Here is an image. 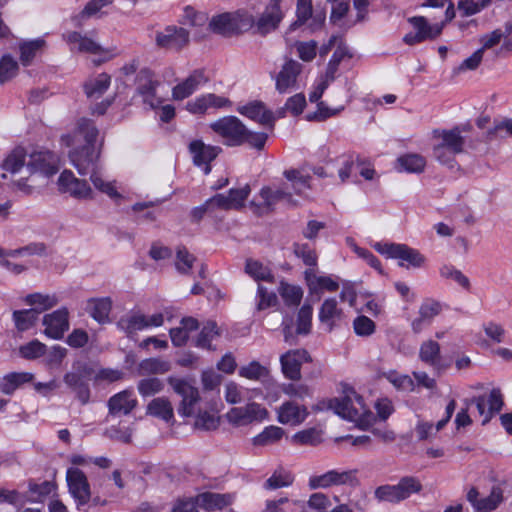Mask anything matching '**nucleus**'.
<instances>
[{
    "label": "nucleus",
    "instance_id": "49530a36",
    "mask_svg": "<svg viewBox=\"0 0 512 512\" xmlns=\"http://www.w3.org/2000/svg\"><path fill=\"white\" fill-rule=\"evenodd\" d=\"M396 487L402 501L408 499L412 494L419 493L422 490L420 480L414 476L402 477L396 484Z\"/></svg>",
    "mask_w": 512,
    "mask_h": 512
},
{
    "label": "nucleus",
    "instance_id": "9d476101",
    "mask_svg": "<svg viewBox=\"0 0 512 512\" xmlns=\"http://www.w3.org/2000/svg\"><path fill=\"white\" fill-rule=\"evenodd\" d=\"M59 190L78 200L93 199L94 193L88 182L78 179L70 170H64L58 179Z\"/></svg>",
    "mask_w": 512,
    "mask_h": 512
},
{
    "label": "nucleus",
    "instance_id": "7c9ffc66",
    "mask_svg": "<svg viewBox=\"0 0 512 512\" xmlns=\"http://www.w3.org/2000/svg\"><path fill=\"white\" fill-rule=\"evenodd\" d=\"M117 327L128 336L147 328L146 316L139 312H132L122 316L117 322Z\"/></svg>",
    "mask_w": 512,
    "mask_h": 512
},
{
    "label": "nucleus",
    "instance_id": "7ed1b4c3",
    "mask_svg": "<svg viewBox=\"0 0 512 512\" xmlns=\"http://www.w3.org/2000/svg\"><path fill=\"white\" fill-rule=\"evenodd\" d=\"M253 24L254 16L246 12L222 13L212 17L209 27L217 34L229 36L244 29L252 28Z\"/></svg>",
    "mask_w": 512,
    "mask_h": 512
},
{
    "label": "nucleus",
    "instance_id": "a19ab883",
    "mask_svg": "<svg viewBox=\"0 0 512 512\" xmlns=\"http://www.w3.org/2000/svg\"><path fill=\"white\" fill-rule=\"evenodd\" d=\"M90 181L94 185V187L99 190L101 193L106 194L111 199H119L121 198V194L118 192L117 187L114 181H107L99 169L93 171L90 174Z\"/></svg>",
    "mask_w": 512,
    "mask_h": 512
},
{
    "label": "nucleus",
    "instance_id": "4d7b16f0",
    "mask_svg": "<svg viewBox=\"0 0 512 512\" xmlns=\"http://www.w3.org/2000/svg\"><path fill=\"white\" fill-rule=\"evenodd\" d=\"M163 383L156 377L141 379L137 384V389L143 397L153 396L163 390Z\"/></svg>",
    "mask_w": 512,
    "mask_h": 512
},
{
    "label": "nucleus",
    "instance_id": "20e7f679",
    "mask_svg": "<svg viewBox=\"0 0 512 512\" xmlns=\"http://www.w3.org/2000/svg\"><path fill=\"white\" fill-rule=\"evenodd\" d=\"M328 407L337 415L349 421H358L366 414L363 398L352 388L345 392L343 398L331 399Z\"/></svg>",
    "mask_w": 512,
    "mask_h": 512
},
{
    "label": "nucleus",
    "instance_id": "680f3d73",
    "mask_svg": "<svg viewBox=\"0 0 512 512\" xmlns=\"http://www.w3.org/2000/svg\"><path fill=\"white\" fill-rule=\"evenodd\" d=\"M374 497L380 502L399 503L402 500L398 494L396 485H381L374 491Z\"/></svg>",
    "mask_w": 512,
    "mask_h": 512
},
{
    "label": "nucleus",
    "instance_id": "c85d7f7f",
    "mask_svg": "<svg viewBox=\"0 0 512 512\" xmlns=\"http://www.w3.org/2000/svg\"><path fill=\"white\" fill-rule=\"evenodd\" d=\"M440 143L451 152L460 154L464 151L465 139L461 135L460 126H456L450 130L435 131Z\"/></svg>",
    "mask_w": 512,
    "mask_h": 512
},
{
    "label": "nucleus",
    "instance_id": "58836bf2",
    "mask_svg": "<svg viewBox=\"0 0 512 512\" xmlns=\"http://www.w3.org/2000/svg\"><path fill=\"white\" fill-rule=\"evenodd\" d=\"M284 435V430L278 426H268L261 433L253 437L252 444L255 447H265L279 442Z\"/></svg>",
    "mask_w": 512,
    "mask_h": 512
},
{
    "label": "nucleus",
    "instance_id": "c9c22d12",
    "mask_svg": "<svg viewBox=\"0 0 512 512\" xmlns=\"http://www.w3.org/2000/svg\"><path fill=\"white\" fill-rule=\"evenodd\" d=\"M92 369L86 364H79L74 367V371L68 372L64 375L65 384L71 389L75 390L90 380Z\"/></svg>",
    "mask_w": 512,
    "mask_h": 512
},
{
    "label": "nucleus",
    "instance_id": "69168bd1",
    "mask_svg": "<svg viewBox=\"0 0 512 512\" xmlns=\"http://www.w3.org/2000/svg\"><path fill=\"white\" fill-rule=\"evenodd\" d=\"M313 308L311 305L304 304L299 312L297 318V333L308 334L311 329Z\"/></svg>",
    "mask_w": 512,
    "mask_h": 512
},
{
    "label": "nucleus",
    "instance_id": "a18cd8bd",
    "mask_svg": "<svg viewBox=\"0 0 512 512\" xmlns=\"http://www.w3.org/2000/svg\"><path fill=\"white\" fill-rule=\"evenodd\" d=\"M220 336V331L217 327V324L214 321H208L203 328L201 329L197 339L196 346L212 350L214 349L211 345V342Z\"/></svg>",
    "mask_w": 512,
    "mask_h": 512
},
{
    "label": "nucleus",
    "instance_id": "9b49d317",
    "mask_svg": "<svg viewBox=\"0 0 512 512\" xmlns=\"http://www.w3.org/2000/svg\"><path fill=\"white\" fill-rule=\"evenodd\" d=\"M303 65L294 59H287L275 75V88L281 94L289 93L298 88V78Z\"/></svg>",
    "mask_w": 512,
    "mask_h": 512
},
{
    "label": "nucleus",
    "instance_id": "8fccbe9b",
    "mask_svg": "<svg viewBox=\"0 0 512 512\" xmlns=\"http://www.w3.org/2000/svg\"><path fill=\"white\" fill-rule=\"evenodd\" d=\"M507 136H512V118L494 121L493 127L486 131L485 139L486 141H493Z\"/></svg>",
    "mask_w": 512,
    "mask_h": 512
},
{
    "label": "nucleus",
    "instance_id": "e433bc0d",
    "mask_svg": "<svg viewBox=\"0 0 512 512\" xmlns=\"http://www.w3.org/2000/svg\"><path fill=\"white\" fill-rule=\"evenodd\" d=\"M419 358L432 367H438L441 360L439 343L434 340L424 341L419 349Z\"/></svg>",
    "mask_w": 512,
    "mask_h": 512
},
{
    "label": "nucleus",
    "instance_id": "2eb2a0df",
    "mask_svg": "<svg viewBox=\"0 0 512 512\" xmlns=\"http://www.w3.org/2000/svg\"><path fill=\"white\" fill-rule=\"evenodd\" d=\"M467 501L472 505L475 512H491L495 510L503 501V490L494 486L488 496L480 498L479 491L475 487H471L466 495Z\"/></svg>",
    "mask_w": 512,
    "mask_h": 512
},
{
    "label": "nucleus",
    "instance_id": "bf43d9fd",
    "mask_svg": "<svg viewBox=\"0 0 512 512\" xmlns=\"http://www.w3.org/2000/svg\"><path fill=\"white\" fill-rule=\"evenodd\" d=\"M279 293L287 305L296 306L300 303L303 291L300 287L290 285L288 283H281Z\"/></svg>",
    "mask_w": 512,
    "mask_h": 512
},
{
    "label": "nucleus",
    "instance_id": "b1692460",
    "mask_svg": "<svg viewBox=\"0 0 512 512\" xmlns=\"http://www.w3.org/2000/svg\"><path fill=\"white\" fill-rule=\"evenodd\" d=\"M237 111L241 115L258 122L261 125L269 126L270 128L274 126L275 117L273 112L268 110L264 103L260 101H253L246 105L239 106Z\"/></svg>",
    "mask_w": 512,
    "mask_h": 512
},
{
    "label": "nucleus",
    "instance_id": "aec40b11",
    "mask_svg": "<svg viewBox=\"0 0 512 512\" xmlns=\"http://www.w3.org/2000/svg\"><path fill=\"white\" fill-rule=\"evenodd\" d=\"M138 401L130 390H123L111 396L107 402L108 416H126L136 407Z\"/></svg>",
    "mask_w": 512,
    "mask_h": 512
},
{
    "label": "nucleus",
    "instance_id": "6ab92c4d",
    "mask_svg": "<svg viewBox=\"0 0 512 512\" xmlns=\"http://www.w3.org/2000/svg\"><path fill=\"white\" fill-rule=\"evenodd\" d=\"M189 151L196 166L205 165V173L211 170L210 163L222 152L219 146L207 145L202 140H194L189 144Z\"/></svg>",
    "mask_w": 512,
    "mask_h": 512
},
{
    "label": "nucleus",
    "instance_id": "f257e3e1",
    "mask_svg": "<svg viewBox=\"0 0 512 512\" xmlns=\"http://www.w3.org/2000/svg\"><path fill=\"white\" fill-rule=\"evenodd\" d=\"M209 127L228 147H239L248 144L257 150H262L268 138V135L264 132L250 131L236 116L219 118L210 123Z\"/></svg>",
    "mask_w": 512,
    "mask_h": 512
},
{
    "label": "nucleus",
    "instance_id": "5fc2aeb1",
    "mask_svg": "<svg viewBox=\"0 0 512 512\" xmlns=\"http://www.w3.org/2000/svg\"><path fill=\"white\" fill-rule=\"evenodd\" d=\"M25 302L31 306H37L36 308L40 313L54 307L58 300L54 295H43L40 293L29 294L25 298Z\"/></svg>",
    "mask_w": 512,
    "mask_h": 512
},
{
    "label": "nucleus",
    "instance_id": "c756f323",
    "mask_svg": "<svg viewBox=\"0 0 512 512\" xmlns=\"http://www.w3.org/2000/svg\"><path fill=\"white\" fill-rule=\"evenodd\" d=\"M426 167V160L422 155L408 153L397 158L396 169L400 172L422 173Z\"/></svg>",
    "mask_w": 512,
    "mask_h": 512
},
{
    "label": "nucleus",
    "instance_id": "3c124183",
    "mask_svg": "<svg viewBox=\"0 0 512 512\" xmlns=\"http://www.w3.org/2000/svg\"><path fill=\"white\" fill-rule=\"evenodd\" d=\"M245 272L256 280L273 281L270 269L256 260L248 259L246 261Z\"/></svg>",
    "mask_w": 512,
    "mask_h": 512
},
{
    "label": "nucleus",
    "instance_id": "412c9836",
    "mask_svg": "<svg viewBox=\"0 0 512 512\" xmlns=\"http://www.w3.org/2000/svg\"><path fill=\"white\" fill-rule=\"evenodd\" d=\"M209 81L204 69H195L182 82L172 89V97L174 100H184L191 96L200 85Z\"/></svg>",
    "mask_w": 512,
    "mask_h": 512
},
{
    "label": "nucleus",
    "instance_id": "ddd939ff",
    "mask_svg": "<svg viewBox=\"0 0 512 512\" xmlns=\"http://www.w3.org/2000/svg\"><path fill=\"white\" fill-rule=\"evenodd\" d=\"M226 416L230 423L243 426L264 420L268 416V411L260 404L252 402L242 407L232 408Z\"/></svg>",
    "mask_w": 512,
    "mask_h": 512
},
{
    "label": "nucleus",
    "instance_id": "603ef678",
    "mask_svg": "<svg viewBox=\"0 0 512 512\" xmlns=\"http://www.w3.org/2000/svg\"><path fill=\"white\" fill-rule=\"evenodd\" d=\"M440 275L445 279H451L461 286L464 290L469 291L471 283L469 278L460 270L451 265H444L440 268Z\"/></svg>",
    "mask_w": 512,
    "mask_h": 512
},
{
    "label": "nucleus",
    "instance_id": "f03ea898",
    "mask_svg": "<svg viewBox=\"0 0 512 512\" xmlns=\"http://www.w3.org/2000/svg\"><path fill=\"white\" fill-rule=\"evenodd\" d=\"M78 135L85 140L86 144L71 150L69 158L80 175L91 174L98 170L100 152L95 145L98 129L91 120L82 118L78 122Z\"/></svg>",
    "mask_w": 512,
    "mask_h": 512
},
{
    "label": "nucleus",
    "instance_id": "052dcab7",
    "mask_svg": "<svg viewBox=\"0 0 512 512\" xmlns=\"http://www.w3.org/2000/svg\"><path fill=\"white\" fill-rule=\"evenodd\" d=\"M296 15L297 19L290 25V31L296 30L312 17V0H298Z\"/></svg>",
    "mask_w": 512,
    "mask_h": 512
},
{
    "label": "nucleus",
    "instance_id": "a878e982",
    "mask_svg": "<svg viewBox=\"0 0 512 512\" xmlns=\"http://www.w3.org/2000/svg\"><path fill=\"white\" fill-rule=\"evenodd\" d=\"M260 196L264 205L270 210L280 201L286 202L289 206H297L292 193L285 187L265 186L260 190Z\"/></svg>",
    "mask_w": 512,
    "mask_h": 512
},
{
    "label": "nucleus",
    "instance_id": "473e14b6",
    "mask_svg": "<svg viewBox=\"0 0 512 512\" xmlns=\"http://www.w3.org/2000/svg\"><path fill=\"white\" fill-rule=\"evenodd\" d=\"M112 308V301L109 297L90 299L88 311L93 319L99 323L109 321V314Z\"/></svg>",
    "mask_w": 512,
    "mask_h": 512
},
{
    "label": "nucleus",
    "instance_id": "f8f14e48",
    "mask_svg": "<svg viewBox=\"0 0 512 512\" xmlns=\"http://www.w3.org/2000/svg\"><path fill=\"white\" fill-rule=\"evenodd\" d=\"M155 42L160 48L180 51L189 43V32L183 27L170 25L156 33Z\"/></svg>",
    "mask_w": 512,
    "mask_h": 512
},
{
    "label": "nucleus",
    "instance_id": "72a5a7b5",
    "mask_svg": "<svg viewBox=\"0 0 512 512\" xmlns=\"http://www.w3.org/2000/svg\"><path fill=\"white\" fill-rule=\"evenodd\" d=\"M111 83L110 75L101 73L95 78L90 79L84 84V91L88 98L98 99L100 98L109 88Z\"/></svg>",
    "mask_w": 512,
    "mask_h": 512
},
{
    "label": "nucleus",
    "instance_id": "393cba45",
    "mask_svg": "<svg viewBox=\"0 0 512 512\" xmlns=\"http://www.w3.org/2000/svg\"><path fill=\"white\" fill-rule=\"evenodd\" d=\"M64 40L70 45L71 51L81 53L101 54L107 52L99 43L92 38L83 36L76 31L67 32L63 35Z\"/></svg>",
    "mask_w": 512,
    "mask_h": 512
},
{
    "label": "nucleus",
    "instance_id": "bb28decb",
    "mask_svg": "<svg viewBox=\"0 0 512 512\" xmlns=\"http://www.w3.org/2000/svg\"><path fill=\"white\" fill-rule=\"evenodd\" d=\"M198 506L206 511L222 510L232 504L233 497L230 494L204 492L196 496Z\"/></svg>",
    "mask_w": 512,
    "mask_h": 512
},
{
    "label": "nucleus",
    "instance_id": "79ce46f5",
    "mask_svg": "<svg viewBox=\"0 0 512 512\" xmlns=\"http://www.w3.org/2000/svg\"><path fill=\"white\" fill-rule=\"evenodd\" d=\"M40 311L37 308L16 310L13 312V320L19 331H26L37 321Z\"/></svg>",
    "mask_w": 512,
    "mask_h": 512
},
{
    "label": "nucleus",
    "instance_id": "0e129e2a",
    "mask_svg": "<svg viewBox=\"0 0 512 512\" xmlns=\"http://www.w3.org/2000/svg\"><path fill=\"white\" fill-rule=\"evenodd\" d=\"M18 63L10 55H5L0 60V83L3 84L16 76Z\"/></svg>",
    "mask_w": 512,
    "mask_h": 512
},
{
    "label": "nucleus",
    "instance_id": "a211bd4d",
    "mask_svg": "<svg viewBox=\"0 0 512 512\" xmlns=\"http://www.w3.org/2000/svg\"><path fill=\"white\" fill-rule=\"evenodd\" d=\"M137 93L143 97L144 103L155 108L159 103L156 97V89L159 82L155 79L154 73L148 69H141L136 77Z\"/></svg>",
    "mask_w": 512,
    "mask_h": 512
},
{
    "label": "nucleus",
    "instance_id": "6e6d98bb",
    "mask_svg": "<svg viewBox=\"0 0 512 512\" xmlns=\"http://www.w3.org/2000/svg\"><path fill=\"white\" fill-rule=\"evenodd\" d=\"M196 257L186 247L179 246L176 251L175 267L178 272L187 274L193 267Z\"/></svg>",
    "mask_w": 512,
    "mask_h": 512
},
{
    "label": "nucleus",
    "instance_id": "6e6552de",
    "mask_svg": "<svg viewBox=\"0 0 512 512\" xmlns=\"http://www.w3.org/2000/svg\"><path fill=\"white\" fill-rule=\"evenodd\" d=\"M66 481L69 493L74 498L77 508L80 510L91 499L90 484L83 471L78 468H69L66 473Z\"/></svg>",
    "mask_w": 512,
    "mask_h": 512
},
{
    "label": "nucleus",
    "instance_id": "0eeeda50",
    "mask_svg": "<svg viewBox=\"0 0 512 512\" xmlns=\"http://www.w3.org/2000/svg\"><path fill=\"white\" fill-rule=\"evenodd\" d=\"M168 382L173 391L182 398L178 407L179 414L184 417L192 416L196 404L200 401L198 389L184 379L170 377Z\"/></svg>",
    "mask_w": 512,
    "mask_h": 512
},
{
    "label": "nucleus",
    "instance_id": "4be33fe9",
    "mask_svg": "<svg viewBox=\"0 0 512 512\" xmlns=\"http://www.w3.org/2000/svg\"><path fill=\"white\" fill-rule=\"evenodd\" d=\"M45 334L53 339H61L69 329L68 311L65 308L56 310L43 317Z\"/></svg>",
    "mask_w": 512,
    "mask_h": 512
},
{
    "label": "nucleus",
    "instance_id": "423d86ee",
    "mask_svg": "<svg viewBox=\"0 0 512 512\" xmlns=\"http://www.w3.org/2000/svg\"><path fill=\"white\" fill-rule=\"evenodd\" d=\"M413 31L407 33L403 41L407 45H415L424 41L436 39L443 30L445 22L430 24L424 16H413L408 18Z\"/></svg>",
    "mask_w": 512,
    "mask_h": 512
},
{
    "label": "nucleus",
    "instance_id": "ea45409f",
    "mask_svg": "<svg viewBox=\"0 0 512 512\" xmlns=\"http://www.w3.org/2000/svg\"><path fill=\"white\" fill-rule=\"evenodd\" d=\"M25 160V149L23 147H16L6 156L1 167L5 172L15 174L24 167Z\"/></svg>",
    "mask_w": 512,
    "mask_h": 512
},
{
    "label": "nucleus",
    "instance_id": "13d9d810",
    "mask_svg": "<svg viewBox=\"0 0 512 512\" xmlns=\"http://www.w3.org/2000/svg\"><path fill=\"white\" fill-rule=\"evenodd\" d=\"M486 403H488L489 408L487 410L485 418H483L482 420L483 425L487 424L493 417V415L495 413H498L504 405L503 397L499 388H494L491 390L489 398L488 400H486Z\"/></svg>",
    "mask_w": 512,
    "mask_h": 512
},
{
    "label": "nucleus",
    "instance_id": "774afa93",
    "mask_svg": "<svg viewBox=\"0 0 512 512\" xmlns=\"http://www.w3.org/2000/svg\"><path fill=\"white\" fill-rule=\"evenodd\" d=\"M353 328L358 336L367 337L375 332V323L367 316L360 315L353 321Z\"/></svg>",
    "mask_w": 512,
    "mask_h": 512
},
{
    "label": "nucleus",
    "instance_id": "cd10ccee",
    "mask_svg": "<svg viewBox=\"0 0 512 512\" xmlns=\"http://www.w3.org/2000/svg\"><path fill=\"white\" fill-rule=\"evenodd\" d=\"M343 318L342 309L338 308V303L335 298L326 299L319 311V320L322 324L326 325L328 331H332Z\"/></svg>",
    "mask_w": 512,
    "mask_h": 512
},
{
    "label": "nucleus",
    "instance_id": "dca6fc26",
    "mask_svg": "<svg viewBox=\"0 0 512 512\" xmlns=\"http://www.w3.org/2000/svg\"><path fill=\"white\" fill-rule=\"evenodd\" d=\"M310 361L308 352L304 349L289 350L280 357L282 372L290 380L301 378V366Z\"/></svg>",
    "mask_w": 512,
    "mask_h": 512
},
{
    "label": "nucleus",
    "instance_id": "338daca9",
    "mask_svg": "<svg viewBox=\"0 0 512 512\" xmlns=\"http://www.w3.org/2000/svg\"><path fill=\"white\" fill-rule=\"evenodd\" d=\"M294 254L301 258L305 265L315 267L317 265V255L315 250L309 247L308 244L295 243L293 245Z\"/></svg>",
    "mask_w": 512,
    "mask_h": 512
},
{
    "label": "nucleus",
    "instance_id": "09e8293b",
    "mask_svg": "<svg viewBox=\"0 0 512 512\" xmlns=\"http://www.w3.org/2000/svg\"><path fill=\"white\" fill-rule=\"evenodd\" d=\"M294 477L290 472L278 469L265 481L264 488L267 490H276L290 486Z\"/></svg>",
    "mask_w": 512,
    "mask_h": 512
},
{
    "label": "nucleus",
    "instance_id": "f3484780",
    "mask_svg": "<svg viewBox=\"0 0 512 512\" xmlns=\"http://www.w3.org/2000/svg\"><path fill=\"white\" fill-rule=\"evenodd\" d=\"M27 169L31 173H41L47 177L52 176L59 170V157L51 151L33 153Z\"/></svg>",
    "mask_w": 512,
    "mask_h": 512
},
{
    "label": "nucleus",
    "instance_id": "4468645a",
    "mask_svg": "<svg viewBox=\"0 0 512 512\" xmlns=\"http://www.w3.org/2000/svg\"><path fill=\"white\" fill-rule=\"evenodd\" d=\"M356 480L355 472L330 470L321 475H314L309 478L308 485L311 489L329 488L331 486L351 484Z\"/></svg>",
    "mask_w": 512,
    "mask_h": 512
},
{
    "label": "nucleus",
    "instance_id": "2f4dec72",
    "mask_svg": "<svg viewBox=\"0 0 512 512\" xmlns=\"http://www.w3.org/2000/svg\"><path fill=\"white\" fill-rule=\"evenodd\" d=\"M147 414L166 422H169L174 418L173 406L165 397H158L151 400L147 405Z\"/></svg>",
    "mask_w": 512,
    "mask_h": 512
},
{
    "label": "nucleus",
    "instance_id": "c03bdc74",
    "mask_svg": "<svg viewBox=\"0 0 512 512\" xmlns=\"http://www.w3.org/2000/svg\"><path fill=\"white\" fill-rule=\"evenodd\" d=\"M283 174L292 183V188L297 195H302L305 190L310 189V175H305L298 169L285 170Z\"/></svg>",
    "mask_w": 512,
    "mask_h": 512
},
{
    "label": "nucleus",
    "instance_id": "e2e57ef3",
    "mask_svg": "<svg viewBox=\"0 0 512 512\" xmlns=\"http://www.w3.org/2000/svg\"><path fill=\"white\" fill-rule=\"evenodd\" d=\"M442 311V304L434 299H426L422 302L419 307L418 314L424 319L426 322L432 323L434 317L439 315Z\"/></svg>",
    "mask_w": 512,
    "mask_h": 512
},
{
    "label": "nucleus",
    "instance_id": "de8ad7c7",
    "mask_svg": "<svg viewBox=\"0 0 512 512\" xmlns=\"http://www.w3.org/2000/svg\"><path fill=\"white\" fill-rule=\"evenodd\" d=\"M113 1L114 0H90L83 10L73 18L76 26H82L83 21L95 16L103 7L112 4Z\"/></svg>",
    "mask_w": 512,
    "mask_h": 512
},
{
    "label": "nucleus",
    "instance_id": "f704fd0d",
    "mask_svg": "<svg viewBox=\"0 0 512 512\" xmlns=\"http://www.w3.org/2000/svg\"><path fill=\"white\" fill-rule=\"evenodd\" d=\"M33 374L29 372H13L9 373L3 378V382L0 385V390L6 394L11 395L17 388L21 387L25 383H29L33 380Z\"/></svg>",
    "mask_w": 512,
    "mask_h": 512
},
{
    "label": "nucleus",
    "instance_id": "5701e85b",
    "mask_svg": "<svg viewBox=\"0 0 512 512\" xmlns=\"http://www.w3.org/2000/svg\"><path fill=\"white\" fill-rule=\"evenodd\" d=\"M308 414L305 406L286 401L277 409V420L281 424L297 426L305 421Z\"/></svg>",
    "mask_w": 512,
    "mask_h": 512
},
{
    "label": "nucleus",
    "instance_id": "39448f33",
    "mask_svg": "<svg viewBox=\"0 0 512 512\" xmlns=\"http://www.w3.org/2000/svg\"><path fill=\"white\" fill-rule=\"evenodd\" d=\"M376 250L389 258L398 259L399 266L408 268H420L425 263V257L418 250L405 244L377 243Z\"/></svg>",
    "mask_w": 512,
    "mask_h": 512
},
{
    "label": "nucleus",
    "instance_id": "37998d69",
    "mask_svg": "<svg viewBox=\"0 0 512 512\" xmlns=\"http://www.w3.org/2000/svg\"><path fill=\"white\" fill-rule=\"evenodd\" d=\"M297 508H301L300 501L281 497L279 499L267 500L261 512H296Z\"/></svg>",
    "mask_w": 512,
    "mask_h": 512
},
{
    "label": "nucleus",
    "instance_id": "1a4fd4ad",
    "mask_svg": "<svg viewBox=\"0 0 512 512\" xmlns=\"http://www.w3.org/2000/svg\"><path fill=\"white\" fill-rule=\"evenodd\" d=\"M281 2L282 0H269L260 17L257 20L254 18L252 27L257 34L265 36L278 28L284 17Z\"/></svg>",
    "mask_w": 512,
    "mask_h": 512
},
{
    "label": "nucleus",
    "instance_id": "4c0bfd02",
    "mask_svg": "<svg viewBox=\"0 0 512 512\" xmlns=\"http://www.w3.org/2000/svg\"><path fill=\"white\" fill-rule=\"evenodd\" d=\"M323 432L315 427L301 430L291 437V442L299 446H317L323 441Z\"/></svg>",
    "mask_w": 512,
    "mask_h": 512
},
{
    "label": "nucleus",
    "instance_id": "864d4df0",
    "mask_svg": "<svg viewBox=\"0 0 512 512\" xmlns=\"http://www.w3.org/2000/svg\"><path fill=\"white\" fill-rule=\"evenodd\" d=\"M45 44L43 39H35L29 42H24L20 45V60L24 66H28L39 51Z\"/></svg>",
    "mask_w": 512,
    "mask_h": 512
}]
</instances>
